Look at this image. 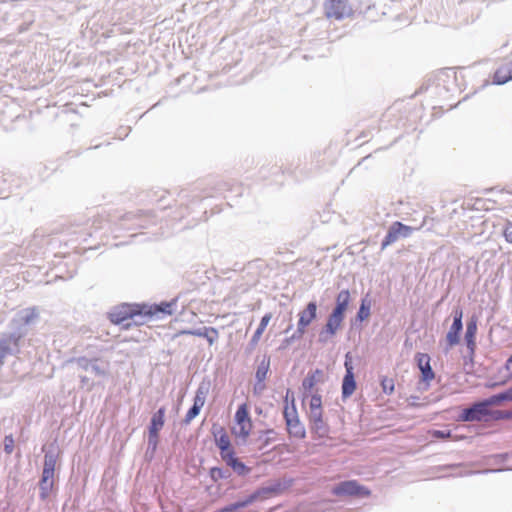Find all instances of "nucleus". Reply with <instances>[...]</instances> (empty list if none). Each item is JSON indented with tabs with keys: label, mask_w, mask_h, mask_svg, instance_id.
<instances>
[{
	"label": "nucleus",
	"mask_w": 512,
	"mask_h": 512,
	"mask_svg": "<svg viewBox=\"0 0 512 512\" xmlns=\"http://www.w3.org/2000/svg\"><path fill=\"white\" fill-rule=\"evenodd\" d=\"M39 318L40 312L35 306L21 309L13 316L8 330L0 334V370L7 357L20 353L25 337Z\"/></svg>",
	"instance_id": "1"
},
{
	"label": "nucleus",
	"mask_w": 512,
	"mask_h": 512,
	"mask_svg": "<svg viewBox=\"0 0 512 512\" xmlns=\"http://www.w3.org/2000/svg\"><path fill=\"white\" fill-rule=\"evenodd\" d=\"M142 305L123 303L113 307L108 313V317L113 324L122 325L125 330L133 325H143Z\"/></svg>",
	"instance_id": "2"
},
{
	"label": "nucleus",
	"mask_w": 512,
	"mask_h": 512,
	"mask_svg": "<svg viewBox=\"0 0 512 512\" xmlns=\"http://www.w3.org/2000/svg\"><path fill=\"white\" fill-rule=\"evenodd\" d=\"M288 487V485L280 482L275 481L267 486L260 487L253 491L251 494L246 496L245 498L236 501V504L239 509L248 507L249 505L253 504L256 501L259 500H265L272 496L280 494L283 490H285Z\"/></svg>",
	"instance_id": "3"
},
{
	"label": "nucleus",
	"mask_w": 512,
	"mask_h": 512,
	"mask_svg": "<svg viewBox=\"0 0 512 512\" xmlns=\"http://www.w3.org/2000/svg\"><path fill=\"white\" fill-rule=\"evenodd\" d=\"M325 15L328 19L343 20L353 14L352 7L347 0H326L324 3Z\"/></svg>",
	"instance_id": "4"
},
{
	"label": "nucleus",
	"mask_w": 512,
	"mask_h": 512,
	"mask_svg": "<svg viewBox=\"0 0 512 512\" xmlns=\"http://www.w3.org/2000/svg\"><path fill=\"white\" fill-rule=\"evenodd\" d=\"M283 416L289 435L299 439L305 438V427L299 420L295 404L292 405L291 409L286 405L283 411Z\"/></svg>",
	"instance_id": "5"
},
{
	"label": "nucleus",
	"mask_w": 512,
	"mask_h": 512,
	"mask_svg": "<svg viewBox=\"0 0 512 512\" xmlns=\"http://www.w3.org/2000/svg\"><path fill=\"white\" fill-rule=\"evenodd\" d=\"M370 493L368 488L356 480L342 481L332 488V494L336 496L368 497Z\"/></svg>",
	"instance_id": "6"
},
{
	"label": "nucleus",
	"mask_w": 512,
	"mask_h": 512,
	"mask_svg": "<svg viewBox=\"0 0 512 512\" xmlns=\"http://www.w3.org/2000/svg\"><path fill=\"white\" fill-rule=\"evenodd\" d=\"M414 230L415 228L405 225L399 221L393 222L389 226L387 234L381 243V250L386 249L388 246L392 245L400 238L410 237Z\"/></svg>",
	"instance_id": "7"
},
{
	"label": "nucleus",
	"mask_w": 512,
	"mask_h": 512,
	"mask_svg": "<svg viewBox=\"0 0 512 512\" xmlns=\"http://www.w3.org/2000/svg\"><path fill=\"white\" fill-rule=\"evenodd\" d=\"M210 385L209 383L201 382L196 390L195 397L193 400V405L187 411L183 423L188 425L194 418H196L202 407L205 404L206 397L209 393Z\"/></svg>",
	"instance_id": "8"
},
{
	"label": "nucleus",
	"mask_w": 512,
	"mask_h": 512,
	"mask_svg": "<svg viewBox=\"0 0 512 512\" xmlns=\"http://www.w3.org/2000/svg\"><path fill=\"white\" fill-rule=\"evenodd\" d=\"M490 406L491 405L487 398L476 402L471 406L463 409L460 415V419L465 422L480 421L491 415V411L489 409Z\"/></svg>",
	"instance_id": "9"
},
{
	"label": "nucleus",
	"mask_w": 512,
	"mask_h": 512,
	"mask_svg": "<svg viewBox=\"0 0 512 512\" xmlns=\"http://www.w3.org/2000/svg\"><path fill=\"white\" fill-rule=\"evenodd\" d=\"M177 304V300H171L169 302H161L159 304L154 305H145L142 304V312L144 324L153 317H159L160 314L163 315H172L174 313V307Z\"/></svg>",
	"instance_id": "10"
},
{
	"label": "nucleus",
	"mask_w": 512,
	"mask_h": 512,
	"mask_svg": "<svg viewBox=\"0 0 512 512\" xmlns=\"http://www.w3.org/2000/svg\"><path fill=\"white\" fill-rule=\"evenodd\" d=\"M71 362H74L78 368L84 371H90L96 377H106L108 375V363L103 366L98 358L77 357L73 358Z\"/></svg>",
	"instance_id": "11"
},
{
	"label": "nucleus",
	"mask_w": 512,
	"mask_h": 512,
	"mask_svg": "<svg viewBox=\"0 0 512 512\" xmlns=\"http://www.w3.org/2000/svg\"><path fill=\"white\" fill-rule=\"evenodd\" d=\"M345 375L342 380V399L346 400L348 399L356 390V381H355V375H354V368L352 365L350 353H347L345 355Z\"/></svg>",
	"instance_id": "12"
},
{
	"label": "nucleus",
	"mask_w": 512,
	"mask_h": 512,
	"mask_svg": "<svg viewBox=\"0 0 512 512\" xmlns=\"http://www.w3.org/2000/svg\"><path fill=\"white\" fill-rule=\"evenodd\" d=\"M453 323L446 335V339L450 346L457 345L460 341V333L463 329V310L461 307H455L452 312Z\"/></svg>",
	"instance_id": "13"
},
{
	"label": "nucleus",
	"mask_w": 512,
	"mask_h": 512,
	"mask_svg": "<svg viewBox=\"0 0 512 512\" xmlns=\"http://www.w3.org/2000/svg\"><path fill=\"white\" fill-rule=\"evenodd\" d=\"M317 318V303L310 301L307 303L305 309L299 313V320L297 323L298 334H304L306 328Z\"/></svg>",
	"instance_id": "14"
},
{
	"label": "nucleus",
	"mask_w": 512,
	"mask_h": 512,
	"mask_svg": "<svg viewBox=\"0 0 512 512\" xmlns=\"http://www.w3.org/2000/svg\"><path fill=\"white\" fill-rule=\"evenodd\" d=\"M417 366L421 371V380L425 383L434 379L435 373L430 364V356L426 353H417L415 355Z\"/></svg>",
	"instance_id": "15"
},
{
	"label": "nucleus",
	"mask_w": 512,
	"mask_h": 512,
	"mask_svg": "<svg viewBox=\"0 0 512 512\" xmlns=\"http://www.w3.org/2000/svg\"><path fill=\"white\" fill-rule=\"evenodd\" d=\"M309 422L311 430L317 433L320 437L328 434V425L323 420V410L309 411Z\"/></svg>",
	"instance_id": "16"
},
{
	"label": "nucleus",
	"mask_w": 512,
	"mask_h": 512,
	"mask_svg": "<svg viewBox=\"0 0 512 512\" xmlns=\"http://www.w3.org/2000/svg\"><path fill=\"white\" fill-rule=\"evenodd\" d=\"M180 334L203 337L207 340L209 345H213L218 340V337H219V333L216 328L206 327V326L189 329V330H182V331H180Z\"/></svg>",
	"instance_id": "17"
},
{
	"label": "nucleus",
	"mask_w": 512,
	"mask_h": 512,
	"mask_svg": "<svg viewBox=\"0 0 512 512\" xmlns=\"http://www.w3.org/2000/svg\"><path fill=\"white\" fill-rule=\"evenodd\" d=\"M476 332H477V318L475 316H472L466 324V332H465V337H464L466 346H467L471 356H473L475 353Z\"/></svg>",
	"instance_id": "18"
},
{
	"label": "nucleus",
	"mask_w": 512,
	"mask_h": 512,
	"mask_svg": "<svg viewBox=\"0 0 512 512\" xmlns=\"http://www.w3.org/2000/svg\"><path fill=\"white\" fill-rule=\"evenodd\" d=\"M324 381V372L321 369H315L314 371L308 372L307 376L302 381V388L304 390V395L307 396L308 393L314 388L317 383H321Z\"/></svg>",
	"instance_id": "19"
},
{
	"label": "nucleus",
	"mask_w": 512,
	"mask_h": 512,
	"mask_svg": "<svg viewBox=\"0 0 512 512\" xmlns=\"http://www.w3.org/2000/svg\"><path fill=\"white\" fill-rule=\"evenodd\" d=\"M350 292L347 289L341 290L336 297V304L333 308V314L345 319V312L349 306Z\"/></svg>",
	"instance_id": "20"
},
{
	"label": "nucleus",
	"mask_w": 512,
	"mask_h": 512,
	"mask_svg": "<svg viewBox=\"0 0 512 512\" xmlns=\"http://www.w3.org/2000/svg\"><path fill=\"white\" fill-rule=\"evenodd\" d=\"M165 407H160L151 417L150 425L148 428L150 435L159 436V431L162 429L165 423Z\"/></svg>",
	"instance_id": "21"
},
{
	"label": "nucleus",
	"mask_w": 512,
	"mask_h": 512,
	"mask_svg": "<svg viewBox=\"0 0 512 512\" xmlns=\"http://www.w3.org/2000/svg\"><path fill=\"white\" fill-rule=\"evenodd\" d=\"M271 319V314H265L260 323H259V326L257 327L256 331L254 332L253 336L251 337L250 341H249V344L247 346V351L248 352H252L255 347L257 346L265 328L267 327L269 321Z\"/></svg>",
	"instance_id": "22"
},
{
	"label": "nucleus",
	"mask_w": 512,
	"mask_h": 512,
	"mask_svg": "<svg viewBox=\"0 0 512 512\" xmlns=\"http://www.w3.org/2000/svg\"><path fill=\"white\" fill-rule=\"evenodd\" d=\"M215 437V444L219 448L220 453H223L227 450H229V447H231V441L225 430L220 427L218 430V434L213 432Z\"/></svg>",
	"instance_id": "23"
},
{
	"label": "nucleus",
	"mask_w": 512,
	"mask_h": 512,
	"mask_svg": "<svg viewBox=\"0 0 512 512\" xmlns=\"http://www.w3.org/2000/svg\"><path fill=\"white\" fill-rule=\"evenodd\" d=\"M512 80V66L499 68L493 78V83L502 85Z\"/></svg>",
	"instance_id": "24"
},
{
	"label": "nucleus",
	"mask_w": 512,
	"mask_h": 512,
	"mask_svg": "<svg viewBox=\"0 0 512 512\" xmlns=\"http://www.w3.org/2000/svg\"><path fill=\"white\" fill-rule=\"evenodd\" d=\"M269 368H270V356L264 355L263 359L259 363L256 373H255L256 380H258L259 382H264L267 377Z\"/></svg>",
	"instance_id": "25"
},
{
	"label": "nucleus",
	"mask_w": 512,
	"mask_h": 512,
	"mask_svg": "<svg viewBox=\"0 0 512 512\" xmlns=\"http://www.w3.org/2000/svg\"><path fill=\"white\" fill-rule=\"evenodd\" d=\"M487 399L491 406L499 405L502 402H506V401H512V386L503 392H500V393L490 396Z\"/></svg>",
	"instance_id": "26"
},
{
	"label": "nucleus",
	"mask_w": 512,
	"mask_h": 512,
	"mask_svg": "<svg viewBox=\"0 0 512 512\" xmlns=\"http://www.w3.org/2000/svg\"><path fill=\"white\" fill-rule=\"evenodd\" d=\"M38 486L40 490L39 497L42 501H45L53 489L54 480L40 478Z\"/></svg>",
	"instance_id": "27"
},
{
	"label": "nucleus",
	"mask_w": 512,
	"mask_h": 512,
	"mask_svg": "<svg viewBox=\"0 0 512 512\" xmlns=\"http://www.w3.org/2000/svg\"><path fill=\"white\" fill-rule=\"evenodd\" d=\"M343 321V318L330 313L325 324L326 331H331L332 334H336L337 331L341 328Z\"/></svg>",
	"instance_id": "28"
},
{
	"label": "nucleus",
	"mask_w": 512,
	"mask_h": 512,
	"mask_svg": "<svg viewBox=\"0 0 512 512\" xmlns=\"http://www.w3.org/2000/svg\"><path fill=\"white\" fill-rule=\"evenodd\" d=\"M235 421L237 424L251 423L248 406L246 403H243L238 407L235 413Z\"/></svg>",
	"instance_id": "29"
},
{
	"label": "nucleus",
	"mask_w": 512,
	"mask_h": 512,
	"mask_svg": "<svg viewBox=\"0 0 512 512\" xmlns=\"http://www.w3.org/2000/svg\"><path fill=\"white\" fill-rule=\"evenodd\" d=\"M370 308L371 302L367 298H363L356 315L357 320L361 322L366 320L370 316Z\"/></svg>",
	"instance_id": "30"
},
{
	"label": "nucleus",
	"mask_w": 512,
	"mask_h": 512,
	"mask_svg": "<svg viewBox=\"0 0 512 512\" xmlns=\"http://www.w3.org/2000/svg\"><path fill=\"white\" fill-rule=\"evenodd\" d=\"M209 476L213 482H217L220 479H228L231 473L227 469L212 467L209 471Z\"/></svg>",
	"instance_id": "31"
},
{
	"label": "nucleus",
	"mask_w": 512,
	"mask_h": 512,
	"mask_svg": "<svg viewBox=\"0 0 512 512\" xmlns=\"http://www.w3.org/2000/svg\"><path fill=\"white\" fill-rule=\"evenodd\" d=\"M57 453L50 449L48 451L45 452V455H44V463H43V468L45 469H51V470H55V466H56V462H57Z\"/></svg>",
	"instance_id": "32"
},
{
	"label": "nucleus",
	"mask_w": 512,
	"mask_h": 512,
	"mask_svg": "<svg viewBox=\"0 0 512 512\" xmlns=\"http://www.w3.org/2000/svg\"><path fill=\"white\" fill-rule=\"evenodd\" d=\"M233 471L239 475V476H245L250 472V468L247 467L242 461H240L238 458L230 463L229 465Z\"/></svg>",
	"instance_id": "33"
},
{
	"label": "nucleus",
	"mask_w": 512,
	"mask_h": 512,
	"mask_svg": "<svg viewBox=\"0 0 512 512\" xmlns=\"http://www.w3.org/2000/svg\"><path fill=\"white\" fill-rule=\"evenodd\" d=\"M158 437L157 435L148 434V445L146 450V457L152 458L156 452L158 446Z\"/></svg>",
	"instance_id": "34"
},
{
	"label": "nucleus",
	"mask_w": 512,
	"mask_h": 512,
	"mask_svg": "<svg viewBox=\"0 0 512 512\" xmlns=\"http://www.w3.org/2000/svg\"><path fill=\"white\" fill-rule=\"evenodd\" d=\"M309 409L310 411L322 410V397L319 393L316 392L311 395Z\"/></svg>",
	"instance_id": "35"
},
{
	"label": "nucleus",
	"mask_w": 512,
	"mask_h": 512,
	"mask_svg": "<svg viewBox=\"0 0 512 512\" xmlns=\"http://www.w3.org/2000/svg\"><path fill=\"white\" fill-rule=\"evenodd\" d=\"M238 425H239V430L234 431V433L236 436L241 437L245 441L250 434L252 424L251 423H243V424H238Z\"/></svg>",
	"instance_id": "36"
},
{
	"label": "nucleus",
	"mask_w": 512,
	"mask_h": 512,
	"mask_svg": "<svg viewBox=\"0 0 512 512\" xmlns=\"http://www.w3.org/2000/svg\"><path fill=\"white\" fill-rule=\"evenodd\" d=\"M381 386L385 394H392L394 392V380L388 377H383L381 380Z\"/></svg>",
	"instance_id": "37"
},
{
	"label": "nucleus",
	"mask_w": 512,
	"mask_h": 512,
	"mask_svg": "<svg viewBox=\"0 0 512 512\" xmlns=\"http://www.w3.org/2000/svg\"><path fill=\"white\" fill-rule=\"evenodd\" d=\"M221 455V458L226 462V464L229 466L230 463H232L233 461H235L237 459V457H235V452L231 447H229V450L223 452V453H220Z\"/></svg>",
	"instance_id": "38"
},
{
	"label": "nucleus",
	"mask_w": 512,
	"mask_h": 512,
	"mask_svg": "<svg viewBox=\"0 0 512 512\" xmlns=\"http://www.w3.org/2000/svg\"><path fill=\"white\" fill-rule=\"evenodd\" d=\"M492 418H494L495 420H501V419H512V411H500V410H496V411H491V415Z\"/></svg>",
	"instance_id": "39"
},
{
	"label": "nucleus",
	"mask_w": 512,
	"mask_h": 512,
	"mask_svg": "<svg viewBox=\"0 0 512 512\" xmlns=\"http://www.w3.org/2000/svg\"><path fill=\"white\" fill-rule=\"evenodd\" d=\"M13 450H14V438L11 434L6 435L4 438V451L7 454H11L13 452Z\"/></svg>",
	"instance_id": "40"
},
{
	"label": "nucleus",
	"mask_w": 512,
	"mask_h": 512,
	"mask_svg": "<svg viewBox=\"0 0 512 512\" xmlns=\"http://www.w3.org/2000/svg\"><path fill=\"white\" fill-rule=\"evenodd\" d=\"M304 334H298V329L288 338L283 340V343L280 347V349L286 348L288 345H290L292 342L299 340L303 337Z\"/></svg>",
	"instance_id": "41"
},
{
	"label": "nucleus",
	"mask_w": 512,
	"mask_h": 512,
	"mask_svg": "<svg viewBox=\"0 0 512 512\" xmlns=\"http://www.w3.org/2000/svg\"><path fill=\"white\" fill-rule=\"evenodd\" d=\"M335 334H332V332L330 331H326V327L324 326L320 332H319V337H318V342L320 343H326L331 337H333Z\"/></svg>",
	"instance_id": "42"
},
{
	"label": "nucleus",
	"mask_w": 512,
	"mask_h": 512,
	"mask_svg": "<svg viewBox=\"0 0 512 512\" xmlns=\"http://www.w3.org/2000/svg\"><path fill=\"white\" fill-rule=\"evenodd\" d=\"M265 434V439L263 440V445L267 446L274 440V435L276 434L274 429H267L263 432Z\"/></svg>",
	"instance_id": "43"
},
{
	"label": "nucleus",
	"mask_w": 512,
	"mask_h": 512,
	"mask_svg": "<svg viewBox=\"0 0 512 512\" xmlns=\"http://www.w3.org/2000/svg\"><path fill=\"white\" fill-rule=\"evenodd\" d=\"M505 240L512 244V222H508L503 230Z\"/></svg>",
	"instance_id": "44"
},
{
	"label": "nucleus",
	"mask_w": 512,
	"mask_h": 512,
	"mask_svg": "<svg viewBox=\"0 0 512 512\" xmlns=\"http://www.w3.org/2000/svg\"><path fill=\"white\" fill-rule=\"evenodd\" d=\"M432 436L439 439H445L451 436L450 430H434Z\"/></svg>",
	"instance_id": "45"
},
{
	"label": "nucleus",
	"mask_w": 512,
	"mask_h": 512,
	"mask_svg": "<svg viewBox=\"0 0 512 512\" xmlns=\"http://www.w3.org/2000/svg\"><path fill=\"white\" fill-rule=\"evenodd\" d=\"M6 179L3 177H0V198H7L9 196V191L5 189L6 186Z\"/></svg>",
	"instance_id": "46"
},
{
	"label": "nucleus",
	"mask_w": 512,
	"mask_h": 512,
	"mask_svg": "<svg viewBox=\"0 0 512 512\" xmlns=\"http://www.w3.org/2000/svg\"><path fill=\"white\" fill-rule=\"evenodd\" d=\"M54 476H55V470H51V469L47 470V469L43 468L41 478L54 480Z\"/></svg>",
	"instance_id": "47"
},
{
	"label": "nucleus",
	"mask_w": 512,
	"mask_h": 512,
	"mask_svg": "<svg viewBox=\"0 0 512 512\" xmlns=\"http://www.w3.org/2000/svg\"><path fill=\"white\" fill-rule=\"evenodd\" d=\"M237 510H239V508H238L236 502H234V503H231V504L219 509V512H235Z\"/></svg>",
	"instance_id": "48"
},
{
	"label": "nucleus",
	"mask_w": 512,
	"mask_h": 512,
	"mask_svg": "<svg viewBox=\"0 0 512 512\" xmlns=\"http://www.w3.org/2000/svg\"><path fill=\"white\" fill-rule=\"evenodd\" d=\"M265 389L264 382H259L256 380V383L254 384L253 391L255 394H261L263 390Z\"/></svg>",
	"instance_id": "49"
},
{
	"label": "nucleus",
	"mask_w": 512,
	"mask_h": 512,
	"mask_svg": "<svg viewBox=\"0 0 512 512\" xmlns=\"http://www.w3.org/2000/svg\"><path fill=\"white\" fill-rule=\"evenodd\" d=\"M80 382L82 383L83 386H86L88 388H92L94 385L93 383L90 382V379L87 376H80Z\"/></svg>",
	"instance_id": "50"
},
{
	"label": "nucleus",
	"mask_w": 512,
	"mask_h": 512,
	"mask_svg": "<svg viewBox=\"0 0 512 512\" xmlns=\"http://www.w3.org/2000/svg\"><path fill=\"white\" fill-rule=\"evenodd\" d=\"M290 394L292 396V405L294 404V395H293V392L288 389L287 392H286V396H285V400L287 401L288 400V397H290Z\"/></svg>",
	"instance_id": "51"
},
{
	"label": "nucleus",
	"mask_w": 512,
	"mask_h": 512,
	"mask_svg": "<svg viewBox=\"0 0 512 512\" xmlns=\"http://www.w3.org/2000/svg\"><path fill=\"white\" fill-rule=\"evenodd\" d=\"M511 365H512V362H509V358H508L507 361H506V364H505L506 369L510 370Z\"/></svg>",
	"instance_id": "52"
},
{
	"label": "nucleus",
	"mask_w": 512,
	"mask_h": 512,
	"mask_svg": "<svg viewBox=\"0 0 512 512\" xmlns=\"http://www.w3.org/2000/svg\"><path fill=\"white\" fill-rule=\"evenodd\" d=\"M256 412H257L258 414H261L262 409H261V408H256Z\"/></svg>",
	"instance_id": "53"
},
{
	"label": "nucleus",
	"mask_w": 512,
	"mask_h": 512,
	"mask_svg": "<svg viewBox=\"0 0 512 512\" xmlns=\"http://www.w3.org/2000/svg\"><path fill=\"white\" fill-rule=\"evenodd\" d=\"M411 399H418L417 396H411Z\"/></svg>",
	"instance_id": "54"
},
{
	"label": "nucleus",
	"mask_w": 512,
	"mask_h": 512,
	"mask_svg": "<svg viewBox=\"0 0 512 512\" xmlns=\"http://www.w3.org/2000/svg\"><path fill=\"white\" fill-rule=\"evenodd\" d=\"M509 362H512V355L509 357Z\"/></svg>",
	"instance_id": "55"
}]
</instances>
